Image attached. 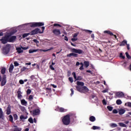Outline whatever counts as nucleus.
I'll return each instance as SVG.
<instances>
[{"mask_svg":"<svg viewBox=\"0 0 131 131\" xmlns=\"http://www.w3.org/2000/svg\"><path fill=\"white\" fill-rule=\"evenodd\" d=\"M71 96H72L74 94V91H73V89H71Z\"/></svg>","mask_w":131,"mask_h":131,"instance_id":"nucleus-55","label":"nucleus"},{"mask_svg":"<svg viewBox=\"0 0 131 131\" xmlns=\"http://www.w3.org/2000/svg\"><path fill=\"white\" fill-rule=\"evenodd\" d=\"M6 111H7L6 114L7 115H10V114H11V105H8Z\"/></svg>","mask_w":131,"mask_h":131,"instance_id":"nucleus-16","label":"nucleus"},{"mask_svg":"<svg viewBox=\"0 0 131 131\" xmlns=\"http://www.w3.org/2000/svg\"><path fill=\"white\" fill-rule=\"evenodd\" d=\"M113 113H114V114H117V113H118V111H117L116 109H114L113 111Z\"/></svg>","mask_w":131,"mask_h":131,"instance_id":"nucleus-53","label":"nucleus"},{"mask_svg":"<svg viewBox=\"0 0 131 131\" xmlns=\"http://www.w3.org/2000/svg\"><path fill=\"white\" fill-rule=\"evenodd\" d=\"M20 102L21 105H23V106H27V101H25V99H22Z\"/></svg>","mask_w":131,"mask_h":131,"instance_id":"nucleus-20","label":"nucleus"},{"mask_svg":"<svg viewBox=\"0 0 131 131\" xmlns=\"http://www.w3.org/2000/svg\"><path fill=\"white\" fill-rule=\"evenodd\" d=\"M36 52H38V49H30L29 51V54H32V53H36Z\"/></svg>","mask_w":131,"mask_h":131,"instance_id":"nucleus-21","label":"nucleus"},{"mask_svg":"<svg viewBox=\"0 0 131 131\" xmlns=\"http://www.w3.org/2000/svg\"><path fill=\"white\" fill-rule=\"evenodd\" d=\"M126 48H127V50H129L130 48H129V44H126Z\"/></svg>","mask_w":131,"mask_h":131,"instance_id":"nucleus-62","label":"nucleus"},{"mask_svg":"<svg viewBox=\"0 0 131 131\" xmlns=\"http://www.w3.org/2000/svg\"><path fill=\"white\" fill-rule=\"evenodd\" d=\"M127 106H128V107H131V102H128L127 103Z\"/></svg>","mask_w":131,"mask_h":131,"instance_id":"nucleus-64","label":"nucleus"},{"mask_svg":"<svg viewBox=\"0 0 131 131\" xmlns=\"http://www.w3.org/2000/svg\"><path fill=\"white\" fill-rule=\"evenodd\" d=\"M119 125L121 127H126V125L123 123H119Z\"/></svg>","mask_w":131,"mask_h":131,"instance_id":"nucleus-34","label":"nucleus"},{"mask_svg":"<svg viewBox=\"0 0 131 131\" xmlns=\"http://www.w3.org/2000/svg\"><path fill=\"white\" fill-rule=\"evenodd\" d=\"M116 104L117 105H121V104H122V101H121V100L120 99H118L116 101Z\"/></svg>","mask_w":131,"mask_h":131,"instance_id":"nucleus-29","label":"nucleus"},{"mask_svg":"<svg viewBox=\"0 0 131 131\" xmlns=\"http://www.w3.org/2000/svg\"><path fill=\"white\" fill-rule=\"evenodd\" d=\"M76 40H77V38H72V41L74 42V41H76Z\"/></svg>","mask_w":131,"mask_h":131,"instance_id":"nucleus-61","label":"nucleus"},{"mask_svg":"<svg viewBox=\"0 0 131 131\" xmlns=\"http://www.w3.org/2000/svg\"><path fill=\"white\" fill-rule=\"evenodd\" d=\"M16 38H17L16 36H12L10 37H8L9 42H14L16 40Z\"/></svg>","mask_w":131,"mask_h":131,"instance_id":"nucleus-12","label":"nucleus"},{"mask_svg":"<svg viewBox=\"0 0 131 131\" xmlns=\"http://www.w3.org/2000/svg\"><path fill=\"white\" fill-rule=\"evenodd\" d=\"M92 129H94V130L96 129H100L101 127H99V126H93L92 127Z\"/></svg>","mask_w":131,"mask_h":131,"instance_id":"nucleus-32","label":"nucleus"},{"mask_svg":"<svg viewBox=\"0 0 131 131\" xmlns=\"http://www.w3.org/2000/svg\"><path fill=\"white\" fill-rule=\"evenodd\" d=\"M71 117H75V115L74 114H70L63 117L62 119V122L64 125H69L70 124V118H71Z\"/></svg>","mask_w":131,"mask_h":131,"instance_id":"nucleus-2","label":"nucleus"},{"mask_svg":"<svg viewBox=\"0 0 131 131\" xmlns=\"http://www.w3.org/2000/svg\"><path fill=\"white\" fill-rule=\"evenodd\" d=\"M28 99L30 101H32L33 100V96L32 95H29Z\"/></svg>","mask_w":131,"mask_h":131,"instance_id":"nucleus-40","label":"nucleus"},{"mask_svg":"<svg viewBox=\"0 0 131 131\" xmlns=\"http://www.w3.org/2000/svg\"><path fill=\"white\" fill-rule=\"evenodd\" d=\"M53 26H54V27H56L57 26L58 27H62V26H61V25H60L59 24H54L53 25Z\"/></svg>","mask_w":131,"mask_h":131,"instance_id":"nucleus-44","label":"nucleus"},{"mask_svg":"<svg viewBox=\"0 0 131 131\" xmlns=\"http://www.w3.org/2000/svg\"><path fill=\"white\" fill-rule=\"evenodd\" d=\"M20 109L21 111H24V110H25V107L24 106H20Z\"/></svg>","mask_w":131,"mask_h":131,"instance_id":"nucleus-58","label":"nucleus"},{"mask_svg":"<svg viewBox=\"0 0 131 131\" xmlns=\"http://www.w3.org/2000/svg\"><path fill=\"white\" fill-rule=\"evenodd\" d=\"M72 74V75H73L74 78L76 80H81L82 79V77L81 76H78L77 78L76 74H75V72H73Z\"/></svg>","mask_w":131,"mask_h":131,"instance_id":"nucleus-11","label":"nucleus"},{"mask_svg":"<svg viewBox=\"0 0 131 131\" xmlns=\"http://www.w3.org/2000/svg\"><path fill=\"white\" fill-rule=\"evenodd\" d=\"M107 108L109 111H112V110H113V107L112 106H107Z\"/></svg>","mask_w":131,"mask_h":131,"instance_id":"nucleus-43","label":"nucleus"},{"mask_svg":"<svg viewBox=\"0 0 131 131\" xmlns=\"http://www.w3.org/2000/svg\"><path fill=\"white\" fill-rule=\"evenodd\" d=\"M30 33L31 34V35H35V34H38V33H39V29L36 28L30 32Z\"/></svg>","mask_w":131,"mask_h":131,"instance_id":"nucleus-10","label":"nucleus"},{"mask_svg":"<svg viewBox=\"0 0 131 131\" xmlns=\"http://www.w3.org/2000/svg\"><path fill=\"white\" fill-rule=\"evenodd\" d=\"M127 41H126V40H124L120 44V47H123L124 46H125V45H127Z\"/></svg>","mask_w":131,"mask_h":131,"instance_id":"nucleus-17","label":"nucleus"},{"mask_svg":"<svg viewBox=\"0 0 131 131\" xmlns=\"http://www.w3.org/2000/svg\"><path fill=\"white\" fill-rule=\"evenodd\" d=\"M0 119H2V120L5 119L4 112H3V109H2V108H0Z\"/></svg>","mask_w":131,"mask_h":131,"instance_id":"nucleus-14","label":"nucleus"},{"mask_svg":"<svg viewBox=\"0 0 131 131\" xmlns=\"http://www.w3.org/2000/svg\"><path fill=\"white\" fill-rule=\"evenodd\" d=\"M19 82L20 84H24V81L22 79L19 80Z\"/></svg>","mask_w":131,"mask_h":131,"instance_id":"nucleus-54","label":"nucleus"},{"mask_svg":"<svg viewBox=\"0 0 131 131\" xmlns=\"http://www.w3.org/2000/svg\"><path fill=\"white\" fill-rule=\"evenodd\" d=\"M14 64L15 67H17V66H19V63H18V62H17V61H15L14 62Z\"/></svg>","mask_w":131,"mask_h":131,"instance_id":"nucleus-52","label":"nucleus"},{"mask_svg":"<svg viewBox=\"0 0 131 131\" xmlns=\"http://www.w3.org/2000/svg\"><path fill=\"white\" fill-rule=\"evenodd\" d=\"M27 70V68L25 67H23L21 69H20V71L21 72H23L24 71H25V70Z\"/></svg>","mask_w":131,"mask_h":131,"instance_id":"nucleus-42","label":"nucleus"},{"mask_svg":"<svg viewBox=\"0 0 131 131\" xmlns=\"http://www.w3.org/2000/svg\"><path fill=\"white\" fill-rule=\"evenodd\" d=\"M40 113V111L38 108L35 109L32 111L33 116H35L36 115H39Z\"/></svg>","mask_w":131,"mask_h":131,"instance_id":"nucleus-9","label":"nucleus"},{"mask_svg":"<svg viewBox=\"0 0 131 131\" xmlns=\"http://www.w3.org/2000/svg\"><path fill=\"white\" fill-rule=\"evenodd\" d=\"M69 80L70 81L71 83H72L73 82V77H69Z\"/></svg>","mask_w":131,"mask_h":131,"instance_id":"nucleus-49","label":"nucleus"},{"mask_svg":"<svg viewBox=\"0 0 131 131\" xmlns=\"http://www.w3.org/2000/svg\"><path fill=\"white\" fill-rule=\"evenodd\" d=\"M53 48L51 47L50 49H47V50H41V51H42V52H49V51H51L52 50H53Z\"/></svg>","mask_w":131,"mask_h":131,"instance_id":"nucleus-41","label":"nucleus"},{"mask_svg":"<svg viewBox=\"0 0 131 131\" xmlns=\"http://www.w3.org/2000/svg\"><path fill=\"white\" fill-rule=\"evenodd\" d=\"M28 121L31 123H33V119H32V118H30L28 119Z\"/></svg>","mask_w":131,"mask_h":131,"instance_id":"nucleus-47","label":"nucleus"},{"mask_svg":"<svg viewBox=\"0 0 131 131\" xmlns=\"http://www.w3.org/2000/svg\"><path fill=\"white\" fill-rule=\"evenodd\" d=\"M33 41L36 43H39V41L37 40L36 39H33Z\"/></svg>","mask_w":131,"mask_h":131,"instance_id":"nucleus-56","label":"nucleus"},{"mask_svg":"<svg viewBox=\"0 0 131 131\" xmlns=\"http://www.w3.org/2000/svg\"><path fill=\"white\" fill-rule=\"evenodd\" d=\"M1 81V86H4L6 85V83H7V77H6V75H4L3 76L2 79V76L0 75V82Z\"/></svg>","mask_w":131,"mask_h":131,"instance_id":"nucleus-6","label":"nucleus"},{"mask_svg":"<svg viewBox=\"0 0 131 131\" xmlns=\"http://www.w3.org/2000/svg\"><path fill=\"white\" fill-rule=\"evenodd\" d=\"M30 78H31V80H30V81H32L33 79H35V76H34V75H31L30 76Z\"/></svg>","mask_w":131,"mask_h":131,"instance_id":"nucleus-46","label":"nucleus"},{"mask_svg":"<svg viewBox=\"0 0 131 131\" xmlns=\"http://www.w3.org/2000/svg\"><path fill=\"white\" fill-rule=\"evenodd\" d=\"M0 41H2V43L3 45H6L8 42H9V36H4L2 37V39H0Z\"/></svg>","mask_w":131,"mask_h":131,"instance_id":"nucleus-7","label":"nucleus"},{"mask_svg":"<svg viewBox=\"0 0 131 131\" xmlns=\"http://www.w3.org/2000/svg\"><path fill=\"white\" fill-rule=\"evenodd\" d=\"M19 118L21 120H23V119H27V116L26 117H24V116L23 115H21L20 117Z\"/></svg>","mask_w":131,"mask_h":131,"instance_id":"nucleus-33","label":"nucleus"},{"mask_svg":"<svg viewBox=\"0 0 131 131\" xmlns=\"http://www.w3.org/2000/svg\"><path fill=\"white\" fill-rule=\"evenodd\" d=\"M9 120L13 123L14 122V121L13 120V116L12 115H9Z\"/></svg>","mask_w":131,"mask_h":131,"instance_id":"nucleus-38","label":"nucleus"},{"mask_svg":"<svg viewBox=\"0 0 131 131\" xmlns=\"http://www.w3.org/2000/svg\"><path fill=\"white\" fill-rule=\"evenodd\" d=\"M52 32L55 35H56V36H58V35L61 34V31L58 29H53Z\"/></svg>","mask_w":131,"mask_h":131,"instance_id":"nucleus-8","label":"nucleus"},{"mask_svg":"<svg viewBox=\"0 0 131 131\" xmlns=\"http://www.w3.org/2000/svg\"><path fill=\"white\" fill-rule=\"evenodd\" d=\"M120 58H122V59H125V56H123V54H122V53H120Z\"/></svg>","mask_w":131,"mask_h":131,"instance_id":"nucleus-45","label":"nucleus"},{"mask_svg":"<svg viewBox=\"0 0 131 131\" xmlns=\"http://www.w3.org/2000/svg\"><path fill=\"white\" fill-rule=\"evenodd\" d=\"M110 127H117V124H116L114 123H111V124H110Z\"/></svg>","mask_w":131,"mask_h":131,"instance_id":"nucleus-30","label":"nucleus"},{"mask_svg":"<svg viewBox=\"0 0 131 131\" xmlns=\"http://www.w3.org/2000/svg\"><path fill=\"white\" fill-rule=\"evenodd\" d=\"M49 67L51 70H55V68H53V66L50 65Z\"/></svg>","mask_w":131,"mask_h":131,"instance_id":"nucleus-59","label":"nucleus"},{"mask_svg":"<svg viewBox=\"0 0 131 131\" xmlns=\"http://www.w3.org/2000/svg\"><path fill=\"white\" fill-rule=\"evenodd\" d=\"M11 50V45L7 44L4 48H3V54L4 55H8V53H10V51Z\"/></svg>","mask_w":131,"mask_h":131,"instance_id":"nucleus-4","label":"nucleus"},{"mask_svg":"<svg viewBox=\"0 0 131 131\" xmlns=\"http://www.w3.org/2000/svg\"><path fill=\"white\" fill-rule=\"evenodd\" d=\"M14 128L13 129V131H21L22 130V128H18V127L17 126H14Z\"/></svg>","mask_w":131,"mask_h":131,"instance_id":"nucleus-28","label":"nucleus"},{"mask_svg":"<svg viewBox=\"0 0 131 131\" xmlns=\"http://www.w3.org/2000/svg\"><path fill=\"white\" fill-rule=\"evenodd\" d=\"M45 27H42L41 29L42 31H40V29H39V33L40 34H41V33H43V31H45Z\"/></svg>","mask_w":131,"mask_h":131,"instance_id":"nucleus-39","label":"nucleus"},{"mask_svg":"<svg viewBox=\"0 0 131 131\" xmlns=\"http://www.w3.org/2000/svg\"><path fill=\"white\" fill-rule=\"evenodd\" d=\"M13 118L15 121L17 120L18 119V115L16 114H14L13 115Z\"/></svg>","mask_w":131,"mask_h":131,"instance_id":"nucleus-36","label":"nucleus"},{"mask_svg":"<svg viewBox=\"0 0 131 131\" xmlns=\"http://www.w3.org/2000/svg\"><path fill=\"white\" fill-rule=\"evenodd\" d=\"M31 94V90L28 89L27 91V95H30Z\"/></svg>","mask_w":131,"mask_h":131,"instance_id":"nucleus-48","label":"nucleus"},{"mask_svg":"<svg viewBox=\"0 0 131 131\" xmlns=\"http://www.w3.org/2000/svg\"><path fill=\"white\" fill-rule=\"evenodd\" d=\"M28 35H31L30 33L24 34L23 35V37L24 38H25V37H27V36H28Z\"/></svg>","mask_w":131,"mask_h":131,"instance_id":"nucleus-31","label":"nucleus"},{"mask_svg":"<svg viewBox=\"0 0 131 131\" xmlns=\"http://www.w3.org/2000/svg\"><path fill=\"white\" fill-rule=\"evenodd\" d=\"M116 96L118 98H123L124 97V94L122 92H117L116 93Z\"/></svg>","mask_w":131,"mask_h":131,"instance_id":"nucleus-13","label":"nucleus"},{"mask_svg":"<svg viewBox=\"0 0 131 131\" xmlns=\"http://www.w3.org/2000/svg\"><path fill=\"white\" fill-rule=\"evenodd\" d=\"M124 113H125V111L124 110V109H120L119 111V114L120 115H122V114H124Z\"/></svg>","mask_w":131,"mask_h":131,"instance_id":"nucleus-24","label":"nucleus"},{"mask_svg":"<svg viewBox=\"0 0 131 131\" xmlns=\"http://www.w3.org/2000/svg\"><path fill=\"white\" fill-rule=\"evenodd\" d=\"M70 75H71V71H68V76L69 77V76H70Z\"/></svg>","mask_w":131,"mask_h":131,"instance_id":"nucleus-60","label":"nucleus"},{"mask_svg":"<svg viewBox=\"0 0 131 131\" xmlns=\"http://www.w3.org/2000/svg\"><path fill=\"white\" fill-rule=\"evenodd\" d=\"M1 73H2V74H5V73H6V68H5L2 69Z\"/></svg>","mask_w":131,"mask_h":131,"instance_id":"nucleus-37","label":"nucleus"},{"mask_svg":"<svg viewBox=\"0 0 131 131\" xmlns=\"http://www.w3.org/2000/svg\"><path fill=\"white\" fill-rule=\"evenodd\" d=\"M103 33L105 34H108V35H110V36H113V35H114L113 33H112V32H111V31H109V30L104 31L103 32Z\"/></svg>","mask_w":131,"mask_h":131,"instance_id":"nucleus-15","label":"nucleus"},{"mask_svg":"<svg viewBox=\"0 0 131 131\" xmlns=\"http://www.w3.org/2000/svg\"><path fill=\"white\" fill-rule=\"evenodd\" d=\"M102 104H103V105H107V102H106L105 99L102 100Z\"/></svg>","mask_w":131,"mask_h":131,"instance_id":"nucleus-50","label":"nucleus"},{"mask_svg":"<svg viewBox=\"0 0 131 131\" xmlns=\"http://www.w3.org/2000/svg\"><path fill=\"white\" fill-rule=\"evenodd\" d=\"M21 49L22 50H24L25 51H26V50H28V49H29V47H21Z\"/></svg>","mask_w":131,"mask_h":131,"instance_id":"nucleus-57","label":"nucleus"},{"mask_svg":"<svg viewBox=\"0 0 131 131\" xmlns=\"http://www.w3.org/2000/svg\"><path fill=\"white\" fill-rule=\"evenodd\" d=\"M77 86H83L84 85V83L83 82L77 81Z\"/></svg>","mask_w":131,"mask_h":131,"instance_id":"nucleus-18","label":"nucleus"},{"mask_svg":"<svg viewBox=\"0 0 131 131\" xmlns=\"http://www.w3.org/2000/svg\"><path fill=\"white\" fill-rule=\"evenodd\" d=\"M125 55L127 59H131V56L130 55H129V54H128V52H126Z\"/></svg>","mask_w":131,"mask_h":131,"instance_id":"nucleus-35","label":"nucleus"},{"mask_svg":"<svg viewBox=\"0 0 131 131\" xmlns=\"http://www.w3.org/2000/svg\"><path fill=\"white\" fill-rule=\"evenodd\" d=\"M83 64H84V67H85V68H88V67H89V66H90V62L89 61H84Z\"/></svg>","mask_w":131,"mask_h":131,"instance_id":"nucleus-23","label":"nucleus"},{"mask_svg":"<svg viewBox=\"0 0 131 131\" xmlns=\"http://www.w3.org/2000/svg\"><path fill=\"white\" fill-rule=\"evenodd\" d=\"M85 32H86L87 33H89L90 34H92V32H93L91 30H85Z\"/></svg>","mask_w":131,"mask_h":131,"instance_id":"nucleus-51","label":"nucleus"},{"mask_svg":"<svg viewBox=\"0 0 131 131\" xmlns=\"http://www.w3.org/2000/svg\"><path fill=\"white\" fill-rule=\"evenodd\" d=\"M89 120L91 121V122H94V121H96V117H95V116H92L90 117Z\"/></svg>","mask_w":131,"mask_h":131,"instance_id":"nucleus-19","label":"nucleus"},{"mask_svg":"<svg viewBox=\"0 0 131 131\" xmlns=\"http://www.w3.org/2000/svg\"><path fill=\"white\" fill-rule=\"evenodd\" d=\"M76 89L79 93L85 94V93H89L90 90L86 86H76Z\"/></svg>","mask_w":131,"mask_h":131,"instance_id":"nucleus-3","label":"nucleus"},{"mask_svg":"<svg viewBox=\"0 0 131 131\" xmlns=\"http://www.w3.org/2000/svg\"><path fill=\"white\" fill-rule=\"evenodd\" d=\"M107 92H108V90L105 89L103 91H102V93H107Z\"/></svg>","mask_w":131,"mask_h":131,"instance_id":"nucleus-63","label":"nucleus"},{"mask_svg":"<svg viewBox=\"0 0 131 131\" xmlns=\"http://www.w3.org/2000/svg\"><path fill=\"white\" fill-rule=\"evenodd\" d=\"M71 52L72 53L67 54V57L70 58L71 57H75V58H77L79 55H83L84 52L81 49H76L75 48H73L71 49Z\"/></svg>","mask_w":131,"mask_h":131,"instance_id":"nucleus-1","label":"nucleus"},{"mask_svg":"<svg viewBox=\"0 0 131 131\" xmlns=\"http://www.w3.org/2000/svg\"><path fill=\"white\" fill-rule=\"evenodd\" d=\"M16 50L18 54H21V53H23V50H22V49L20 47L17 48Z\"/></svg>","mask_w":131,"mask_h":131,"instance_id":"nucleus-25","label":"nucleus"},{"mask_svg":"<svg viewBox=\"0 0 131 131\" xmlns=\"http://www.w3.org/2000/svg\"><path fill=\"white\" fill-rule=\"evenodd\" d=\"M43 25H45V23L41 22H34L30 24L31 27H40L41 26H43Z\"/></svg>","mask_w":131,"mask_h":131,"instance_id":"nucleus-5","label":"nucleus"},{"mask_svg":"<svg viewBox=\"0 0 131 131\" xmlns=\"http://www.w3.org/2000/svg\"><path fill=\"white\" fill-rule=\"evenodd\" d=\"M13 69H14V65L11 64L10 67L9 68V71L10 73H12Z\"/></svg>","mask_w":131,"mask_h":131,"instance_id":"nucleus-26","label":"nucleus"},{"mask_svg":"<svg viewBox=\"0 0 131 131\" xmlns=\"http://www.w3.org/2000/svg\"><path fill=\"white\" fill-rule=\"evenodd\" d=\"M59 109V112H66V111H67V110H65L64 108L63 107H58Z\"/></svg>","mask_w":131,"mask_h":131,"instance_id":"nucleus-27","label":"nucleus"},{"mask_svg":"<svg viewBox=\"0 0 131 131\" xmlns=\"http://www.w3.org/2000/svg\"><path fill=\"white\" fill-rule=\"evenodd\" d=\"M17 98L18 99H21L22 98V92L19 90L17 91Z\"/></svg>","mask_w":131,"mask_h":131,"instance_id":"nucleus-22","label":"nucleus"}]
</instances>
